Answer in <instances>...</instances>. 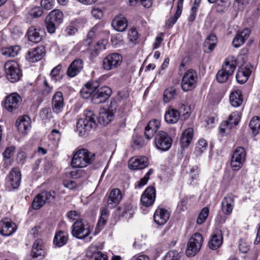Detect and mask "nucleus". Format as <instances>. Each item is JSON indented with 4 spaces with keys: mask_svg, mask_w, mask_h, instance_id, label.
Listing matches in <instances>:
<instances>
[{
    "mask_svg": "<svg viewBox=\"0 0 260 260\" xmlns=\"http://www.w3.org/2000/svg\"><path fill=\"white\" fill-rule=\"evenodd\" d=\"M96 116L91 110L85 113V118L80 119L77 122V132L80 136L86 135L89 131L96 126Z\"/></svg>",
    "mask_w": 260,
    "mask_h": 260,
    "instance_id": "1",
    "label": "nucleus"
},
{
    "mask_svg": "<svg viewBox=\"0 0 260 260\" xmlns=\"http://www.w3.org/2000/svg\"><path fill=\"white\" fill-rule=\"evenodd\" d=\"M94 159V154L85 149H80L74 154L71 165L75 168L86 167Z\"/></svg>",
    "mask_w": 260,
    "mask_h": 260,
    "instance_id": "2",
    "label": "nucleus"
},
{
    "mask_svg": "<svg viewBox=\"0 0 260 260\" xmlns=\"http://www.w3.org/2000/svg\"><path fill=\"white\" fill-rule=\"evenodd\" d=\"M72 233L73 236L79 239L87 238L88 241H90L91 237H89L91 231L90 225L86 221L82 220H77L72 225Z\"/></svg>",
    "mask_w": 260,
    "mask_h": 260,
    "instance_id": "3",
    "label": "nucleus"
},
{
    "mask_svg": "<svg viewBox=\"0 0 260 260\" xmlns=\"http://www.w3.org/2000/svg\"><path fill=\"white\" fill-rule=\"evenodd\" d=\"M4 68L6 76L8 80L11 82H15L19 80L22 73L16 61L13 60H9L5 63Z\"/></svg>",
    "mask_w": 260,
    "mask_h": 260,
    "instance_id": "4",
    "label": "nucleus"
},
{
    "mask_svg": "<svg viewBox=\"0 0 260 260\" xmlns=\"http://www.w3.org/2000/svg\"><path fill=\"white\" fill-rule=\"evenodd\" d=\"M203 242L202 235L199 233L194 234L189 239L186 250L187 256H192L200 250Z\"/></svg>",
    "mask_w": 260,
    "mask_h": 260,
    "instance_id": "5",
    "label": "nucleus"
},
{
    "mask_svg": "<svg viewBox=\"0 0 260 260\" xmlns=\"http://www.w3.org/2000/svg\"><path fill=\"white\" fill-rule=\"evenodd\" d=\"M198 82L197 72L192 69L188 70L183 75L181 81V87L183 91H188L194 89Z\"/></svg>",
    "mask_w": 260,
    "mask_h": 260,
    "instance_id": "6",
    "label": "nucleus"
},
{
    "mask_svg": "<svg viewBox=\"0 0 260 260\" xmlns=\"http://www.w3.org/2000/svg\"><path fill=\"white\" fill-rule=\"evenodd\" d=\"M122 60V56L119 53H110L103 59V68L108 71L116 69L120 66Z\"/></svg>",
    "mask_w": 260,
    "mask_h": 260,
    "instance_id": "7",
    "label": "nucleus"
},
{
    "mask_svg": "<svg viewBox=\"0 0 260 260\" xmlns=\"http://www.w3.org/2000/svg\"><path fill=\"white\" fill-rule=\"evenodd\" d=\"M54 191H43L36 196L31 204L32 208L38 210L43 207L47 202H50L55 198Z\"/></svg>",
    "mask_w": 260,
    "mask_h": 260,
    "instance_id": "8",
    "label": "nucleus"
},
{
    "mask_svg": "<svg viewBox=\"0 0 260 260\" xmlns=\"http://www.w3.org/2000/svg\"><path fill=\"white\" fill-rule=\"evenodd\" d=\"M154 142L155 146L158 149L167 151L171 147L172 140L166 132L159 131L155 137Z\"/></svg>",
    "mask_w": 260,
    "mask_h": 260,
    "instance_id": "9",
    "label": "nucleus"
},
{
    "mask_svg": "<svg viewBox=\"0 0 260 260\" xmlns=\"http://www.w3.org/2000/svg\"><path fill=\"white\" fill-rule=\"evenodd\" d=\"M246 158V151L244 148L239 147L233 152L231 165L233 170L238 171L243 166Z\"/></svg>",
    "mask_w": 260,
    "mask_h": 260,
    "instance_id": "10",
    "label": "nucleus"
},
{
    "mask_svg": "<svg viewBox=\"0 0 260 260\" xmlns=\"http://www.w3.org/2000/svg\"><path fill=\"white\" fill-rule=\"evenodd\" d=\"M112 94V90L108 86L98 88L96 85V90L92 96V103L99 104L107 100Z\"/></svg>",
    "mask_w": 260,
    "mask_h": 260,
    "instance_id": "11",
    "label": "nucleus"
},
{
    "mask_svg": "<svg viewBox=\"0 0 260 260\" xmlns=\"http://www.w3.org/2000/svg\"><path fill=\"white\" fill-rule=\"evenodd\" d=\"M116 109V103L111 102L108 109H103L100 111L98 118L100 124L106 125L113 119Z\"/></svg>",
    "mask_w": 260,
    "mask_h": 260,
    "instance_id": "12",
    "label": "nucleus"
},
{
    "mask_svg": "<svg viewBox=\"0 0 260 260\" xmlns=\"http://www.w3.org/2000/svg\"><path fill=\"white\" fill-rule=\"evenodd\" d=\"M21 101V98L18 93H11L6 98L4 107L8 111L12 112L18 108Z\"/></svg>",
    "mask_w": 260,
    "mask_h": 260,
    "instance_id": "13",
    "label": "nucleus"
},
{
    "mask_svg": "<svg viewBox=\"0 0 260 260\" xmlns=\"http://www.w3.org/2000/svg\"><path fill=\"white\" fill-rule=\"evenodd\" d=\"M241 114L240 112L235 111L232 113L227 121L222 123L219 127L220 132L224 133L225 129H232L233 126L237 125L240 120Z\"/></svg>",
    "mask_w": 260,
    "mask_h": 260,
    "instance_id": "14",
    "label": "nucleus"
},
{
    "mask_svg": "<svg viewBox=\"0 0 260 260\" xmlns=\"http://www.w3.org/2000/svg\"><path fill=\"white\" fill-rule=\"evenodd\" d=\"M45 55V49L44 46H40L28 51L26 55V59L31 62L40 60Z\"/></svg>",
    "mask_w": 260,
    "mask_h": 260,
    "instance_id": "15",
    "label": "nucleus"
},
{
    "mask_svg": "<svg viewBox=\"0 0 260 260\" xmlns=\"http://www.w3.org/2000/svg\"><path fill=\"white\" fill-rule=\"evenodd\" d=\"M16 230V224L9 218H5L0 221V234L5 236H9L14 233Z\"/></svg>",
    "mask_w": 260,
    "mask_h": 260,
    "instance_id": "16",
    "label": "nucleus"
},
{
    "mask_svg": "<svg viewBox=\"0 0 260 260\" xmlns=\"http://www.w3.org/2000/svg\"><path fill=\"white\" fill-rule=\"evenodd\" d=\"M156 191L154 187H147L141 196V203L143 206L149 207L151 206L155 201Z\"/></svg>",
    "mask_w": 260,
    "mask_h": 260,
    "instance_id": "17",
    "label": "nucleus"
},
{
    "mask_svg": "<svg viewBox=\"0 0 260 260\" xmlns=\"http://www.w3.org/2000/svg\"><path fill=\"white\" fill-rule=\"evenodd\" d=\"M31 256L37 260H42L45 256V251L42 239L36 240L33 245L31 252Z\"/></svg>",
    "mask_w": 260,
    "mask_h": 260,
    "instance_id": "18",
    "label": "nucleus"
},
{
    "mask_svg": "<svg viewBox=\"0 0 260 260\" xmlns=\"http://www.w3.org/2000/svg\"><path fill=\"white\" fill-rule=\"evenodd\" d=\"M149 164L148 159L145 156L131 158L128 161V168L131 170H140L146 168Z\"/></svg>",
    "mask_w": 260,
    "mask_h": 260,
    "instance_id": "19",
    "label": "nucleus"
},
{
    "mask_svg": "<svg viewBox=\"0 0 260 260\" xmlns=\"http://www.w3.org/2000/svg\"><path fill=\"white\" fill-rule=\"evenodd\" d=\"M51 107L54 113L58 114L62 112L64 107V100L61 92H56L53 95Z\"/></svg>",
    "mask_w": 260,
    "mask_h": 260,
    "instance_id": "20",
    "label": "nucleus"
},
{
    "mask_svg": "<svg viewBox=\"0 0 260 260\" xmlns=\"http://www.w3.org/2000/svg\"><path fill=\"white\" fill-rule=\"evenodd\" d=\"M15 124L20 133L27 134L31 127L30 118L27 115L20 117Z\"/></svg>",
    "mask_w": 260,
    "mask_h": 260,
    "instance_id": "21",
    "label": "nucleus"
},
{
    "mask_svg": "<svg viewBox=\"0 0 260 260\" xmlns=\"http://www.w3.org/2000/svg\"><path fill=\"white\" fill-rule=\"evenodd\" d=\"M170 213L168 210L161 208H158L153 215L155 222L158 225H164L168 220Z\"/></svg>",
    "mask_w": 260,
    "mask_h": 260,
    "instance_id": "22",
    "label": "nucleus"
},
{
    "mask_svg": "<svg viewBox=\"0 0 260 260\" xmlns=\"http://www.w3.org/2000/svg\"><path fill=\"white\" fill-rule=\"evenodd\" d=\"M252 71V67L250 65H246L244 67L240 68L237 74L236 79L238 83L243 84L248 80Z\"/></svg>",
    "mask_w": 260,
    "mask_h": 260,
    "instance_id": "23",
    "label": "nucleus"
},
{
    "mask_svg": "<svg viewBox=\"0 0 260 260\" xmlns=\"http://www.w3.org/2000/svg\"><path fill=\"white\" fill-rule=\"evenodd\" d=\"M21 180V174L18 168H13L9 175V180L12 188L17 189L19 187Z\"/></svg>",
    "mask_w": 260,
    "mask_h": 260,
    "instance_id": "24",
    "label": "nucleus"
},
{
    "mask_svg": "<svg viewBox=\"0 0 260 260\" xmlns=\"http://www.w3.org/2000/svg\"><path fill=\"white\" fill-rule=\"evenodd\" d=\"M251 30L249 28H245L235 36L233 45L235 48H239L242 45L246 40L249 37Z\"/></svg>",
    "mask_w": 260,
    "mask_h": 260,
    "instance_id": "25",
    "label": "nucleus"
},
{
    "mask_svg": "<svg viewBox=\"0 0 260 260\" xmlns=\"http://www.w3.org/2000/svg\"><path fill=\"white\" fill-rule=\"evenodd\" d=\"M235 199L233 196L228 195L225 197L221 202V209L225 215H230L234 209Z\"/></svg>",
    "mask_w": 260,
    "mask_h": 260,
    "instance_id": "26",
    "label": "nucleus"
},
{
    "mask_svg": "<svg viewBox=\"0 0 260 260\" xmlns=\"http://www.w3.org/2000/svg\"><path fill=\"white\" fill-rule=\"evenodd\" d=\"M223 242L221 231L216 230L212 235L208 243L209 247L212 250H215L221 246Z\"/></svg>",
    "mask_w": 260,
    "mask_h": 260,
    "instance_id": "27",
    "label": "nucleus"
},
{
    "mask_svg": "<svg viewBox=\"0 0 260 260\" xmlns=\"http://www.w3.org/2000/svg\"><path fill=\"white\" fill-rule=\"evenodd\" d=\"M160 125V121L153 119L149 121L145 127V136L148 139H151L156 133Z\"/></svg>",
    "mask_w": 260,
    "mask_h": 260,
    "instance_id": "28",
    "label": "nucleus"
},
{
    "mask_svg": "<svg viewBox=\"0 0 260 260\" xmlns=\"http://www.w3.org/2000/svg\"><path fill=\"white\" fill-rule=\"evenodd\" d=\"M83 61L81 59H75L70 64L67 71V75L70 77H74L82 70Z\"/></svg>",
    "mask_w": 260,
    "mask_h": 260,
    "instance_id": "29",
    "label": "nucleus"
},
{
    "mask_svg": "<svg viewBox=\"0 0 260 260\" xmlns=\"http://www.w3.org/2000/svg\"><path fill=\"white\" fill-rule=\"evenodd\" d=\"M122 196L120 190L118 188L113 189L108 197V206L111 208L117 205L121 201Z\"/></svg>",
    "mask_w": 260,
    "mask_h": 260,
    "instance_id": "30",
    "label": "nucleus"
},
{
    "mask_svg": "<svg viewBox=\"0 0 260 260\" xmlns=\"http://www.w3.org/2000/svg\"><path fill=\"white\" fill-rule=\"evenodd\" d=\"M136 207L131 204H125L117 208L116 214L119 216L129 219L132 217Z\"/></svg>",
    "mask_w": 260,
    "mask_h": 260,
    "instance_id": "31",
    "label": "nucleus"
},
{
    "mask_svg": "<svg viewBox=\"0 0 260 260\" xmlns=\"http://www.w3.org/2000/svg\"><path fill=\"white\" fill-rule=\"evenodd\" d=\"M180 117V112L172 106H170L165 113V119L167 123L174 124L178 121Z\"/></svg>",
    "mask_w": 260,
    "mask_h": 260,
    "instance_id": "32",
    "label": "nucleus"
},
{
    "mask_svg": "<svg viewBox=\"0 0 260 260\" xmlns=\"http://www.w3.org/2000/svg\"><path fill=\"white\" fill-rule=\"evenodd\" d=\"M112 25L117 31H123L127 27V21L122 15L117 16L113 20Z\"/></svg>",
    "mask_w": 260,
    "mask_h": 260,
    "instance_id": "33",
    "label": "nucleus"
},
{
    "mask_svg": "<svg viewBox=\"0 0 260 260\" xmlns=\"http://www.w3.org/2000/svg\"><path fill=\"white\" fill-rule=\"evenodd\" d=\"M236 59L233 56H229L225 60L222 66V69L227 72L228 74L232 76L236 69Z\"/></svg>",
    "mask_w": 260,
    "mask_h": 260,
    "instance_id": "34",
    "label": "nucleus"
},
{
    "mask_svg": "<svg viewBox=\"0 0 260 260\" xmlns=\"http://www.w3.org/2000/svg\"><path fill=\"white\" fill-rule=\"evenodd\" d=\"M193 130L192 128L186 129L180 138V145L182 148H186L190 143L193 137Z\"/></svg>",
    "mask_w": 260,
    "mask_h": 260,
    "instance_id": "35",
    "label": "nucleus"
},
{
    "mask_svg": "<svg viewBox=\"0 0 260 260\" xmlns=\"http://www.w3.org/2000/svg\"><path fill=\"white\" fill-rule=\"evenodd\" d=\"M217 39L215 35H210L205 40L204 43V51L210 53L212 51L217 45Z\"/></svg>",
    "mask_w": 260,
    "mask_h": 260,
    "instance_id": "36",
    "label": "nucleus"
},
{
    "mask_svg": "<svg viewBox=\"0 0 260 260\" xmlns=\"http://www.w3.org/2000/svg\"><path fill=\"white\" fill-rule=\"evenodd\" d=\"M230 101L232 106L234 107L240 106L243 101L241 91L235 90L232 92L230 96Z\"/></svg>",
    "mask_w": 260,
    "mask_h": 260,
    "instance_id": "37",
    "label": "nucleus"
},
{
    "mask_svg": "<svg viewBox=\"0 0 260 260\" xmlns=\"http://www.w3.org/2000/svg\"><path fill=\"white\" fill-rule=\"evenodd\" d=\"M96 90V85L93 83H87L81 89L80 94L81 96L84 99H88L92 96L93 93Z\"/></svg>",
    "mask_w": 260,
    "mask_h": 260,
    "instance_id": "38",
    "label": "nucleus"
},
{
    "mask_svg": "<svg viewBox=\"0 0 260 260\" xmlns=\"http://www.w3.org/2000/svg\"><path fill=\"white\" fill-rule=\"evenodd\" d=\"M27 37L29 41L34 43L40 42L42 39L39 30L33 26L30 27L27 30Z\"/></svg>",
    "mask_w": 260,
    "mask_h": 260,
    "instance_id": "39",
    "label": "nucleus"
},
{
    "mask_svg": "<svg viewBox=\"0 0 260 260\" xmlns=\"http://www.w3.org/2000/svg\"><path fill=\"white\" fill-rule=\"evenodd\" d=\"M68 239V234L65 232L60 231L56 234L53 242L56 246L61 247L66 244Z\"/></svg>",
    "mask_w": 260,
    "mask_h": 260,
    "instance_id": "40",
    "label": "nucleus"
},
{
    "mask_svg": "<svg viewBox=\"0 0 260 260\" xmlns=\"http://www.w3.org/2000/svg\"><path fill=\"white\" fill-rule=\"evenodd\" d=\"M109 211L107 208H104L101 211V216L96 224V231H101L107 222Z\"/></svg>",
    "mask_w": 260,
    "mask_h": 260,
    "instance_id": "41",
    "label": "nucleus"
},
{
    "mask_svg": "<svg viewBox=\"0 0 260 260\" xmlns=\"http://www.w3.org/2000/svg\"><path fill=\"white\" fill-rule=\"evenodd\" d=\"M47 17L48 19L51 20L56 22V24H60L63 21V14L62 12L59 10L55 9L52 11Z\"/></svg>",
    "mask_w": 260,
    "mask_h": 260,
    "instance_id": "42",
    "label": "nucleus"
},
{
    "mask_svg": "<svg viewBox=\"0 0 260 260\" xmlns=\"http://www.w3.org/2000/svg\"><path fill=\"white\" fill-rule=\"evenodd\" d=\"M20 50V47L16 45L3 49L2 53L6 57H14L18 54Z\"/></svg>",
    "mask_w": 260,
    "mask_h": 260,
    "instance_id": "43",
    "label": "nucleus"
},
{
    "mask_svg": "<svg viewBox=\"0 0 260 260\" xmlns=\"http://www.w3.org/2000/svg\"><path fill=\"white\" fill-rule=\"evenodd\" d=\"M249 126L253 134H258L260 131V117L257 116L253 117L250 121Z\"/></svg>",
    "mask_w": 260,
    "mask_h": 260,
    "instance_id": "44",
    "label": "nucleus"
},
{
    "mask_svg": "<svg viewBox=\"0 0 260 260\" xmlns=\"http://www.w3.org/2000/svg\"><path fill=\"white\" fill-rule=\"evenodd\" d=\"M176 93L175 89L173 87H169L166 89L164 93L163 99L165 103H169L171 100L174 99Z\"/></svg>",
    "mask_w": 260,
    "mask_h": 260,
    "instance_id": "45",
    "label": "nucleus"
},
{
    "mask_svg": "<svg viewBox=\"0 0 260 260\" xmlns=\"http://www.w3.org/2000/svg\"><path fill=\"white\" fill-rule=\"evenodd\" d=\"M182 13V9L178 8L177 11L173 16L171 17L168 19L166 22V26L167 28L171 27L177 21L178 19L181 16Z\"/></svg>",
    "mask_w": 260,
    "mask_h": 260,
    "instance_id": "46",
    "label": "nucleus"
},
{
    "mask_svg": "<svg viewBox=\"0 0 260 260\" xmlns=\"http://www.w3.org/2000/svg\"><path fill=\"white\" fill-rule=\"evenodd\" d=\"M209 213V209L208 207L203 208L199 214L197 220V223L198 224H203L208 216Z\"/></svg>",
    "mask_w": 260,
    "mask_h": 260,
    "instance_id": "47",
    "label": "nucleus"
},
{
    "mask_svg": "<svg viewBox=\"0 0 260 260\" xmlns=\"http://www.w3.org/2000/svg\"><path fill=\"white\" fill-rule=\"evenodd\" d=\"M230 76V75L228 74V73L221 68L216 74V79L219 83H225Z\"/></svg>",
    "mask_w": 260,
    "mask_h": 260,
    "instance_id": "48",
    "label": "nucleus"
},
{
    "mask_svg": "<svg viewBox=\"0 0 260 260\" xmlns=\"http://www.w3.org/2000/svg\"><path fill=\"white\" fill-rule=\"evenodd\" d=\"M180 257V254L177 251L172 250L166 254L164 260H179Z\"/></svg>",
    "mask_w": 260,
    "mask_h": 260,
    "instance_id": "49",
    "label": "nucleus"
},
{
    "mask_svg": "<svg viewBox=\"0 0 260 260\" xmlns=\"http://www.w3.org/2000/svg\"><path fill=\"white\" fill-rule=\"evenodd\" d=\"M207 146V142L204 139H200L196 147V151L198 154H201L206 149Z\"/></svg>",
    "mask_w": 260,
    "mask_h": 260,
    "instance_id": "50",
    "label": "nucleus"
},
{
    "mask_svg": "<svg viewBox=\"0 0 260 260\" xmlns=\"http://www.w3.org/2000/svg\"><path fill=\"white\" fill-rule=\"evenodd\" d=\"M55 24L56 22L52 21L50 19H48V18L46 17L45 19V24L48 32L50 34H53L55 32L56 30Z\"/></svg>",
    "mask_w": 260,
    "mask_h": 260,
    "instance_id": "51",
    "label": "nucleus"
},
{
    "mask_svg": "<svg viewBox=\"0 0 260 260\" xmlns=\"http://www.w3.org/2000/svg\"><path fill=\"white\" fill-rule=\"evenodd\" d=\"M220 3L217 5V11L218 12H224L230 5L229 0H219Z\"/></svg>",
    "mask_w": 260,
    "mask_h": 260,
    "instance_id": "52",
    "label": "nucleus"
},
{
    "mask_svg": "<svg viewBox=\"0 0 260 260\" xmlns=\"http://www.w3.org/2000/svg\"><path fill=\"white\" fill-rule=\"evenodd\" d=\"M134 146L136 148H139L144 145V140L142 137L139 136H135L133 138Z\"/></svg>",
    "mask_w": 260,
    "mask_h": 260,
    "instance_id": "53",
    "label": "nucleus"
},
{
    "mask_svg": "<svg viewBox=\"0 0 260 260\" xmlns=\"http://www.w3.org/2000/svg\"><path fill=\"white\" fill-rule=\"evenodd\" d=\"M199 170L197 167H193L190 169L189 176L192 181L198 180L199 178Z\"/></svg>",
    "mask_w": 260,
    "mask_h": 260,
    "instance_id": "54",
    "label": "nucleus"
},
{
    "mask_svg": "<svg viewBox=\"0 0 260 260\" xmlns=\"http://www.w3.org/2000/svg\"><path fill=\"white\" fill-rule=\"evenodd\" d=\"M43 14V11L40 7H37L32 8L30 12L29 15L32 18H38Z\"/></svg>",
    "mask_w": 260,
    "mask_h": 260,
    "instance_id": "55",
    "label": "nucleus"
},
{
    "mask_svg": "<svg viewBox=\"0 0 260 260\" xmlns=\"http://www.w3.org/2000/svg\"><path fill=\"white\" fill-rule=\"evenodd\" d=\"M61 69V66L59 64L52 70L50 76L53 80L56 81L58 79Z\"/></svg>",
    "mask_w": 260,
    "mask_h": 260,
    "instance_id": "56",
    "label": "nucleus"
},
{
    "mask_svg": "<svg viewBox=\"0 0 260 260\" xmlns=\"http://www.w3.org/2000/svg\"><path fill=\"white\" fill-rule=\"evenodd\" d=\"M41 6L47 10L52 9L53 6V0H41Z\"/></svg>",
    "mask_w": 260,
    "mask_h": 260,
    "instance_id": "57",
    "label": "nucleus"
},
{
    "mask_svg": "<svg viewBox=\"0 0 260 260\" xmlns=\"http://www.w3.org/2000/svg\"><path fill=\"white\" fill-rule=\"evenodd\" d=\"M93 17L95 19H100L103 16V12L102 10L99 8H93L91 11Z\"/></svg>",
    "mask_w": 260,
    "mask_h": 260,
    "instance_id": "58",
    "label": "nucleus"
},
{
    "mask_svg": "<svg viewBox=\"0 0 260 260\" xmlns=\"http://www.w3.org/2000/svg\"><path fill=\"white\" fill-rule=\"evenodd\" d=\"M162 37L163 34L162 33H160L155 38V42L152 45L153 49H157L160 46V44L163 41Z\"/></svg>",
    "mask_w": 260,
    "mask_h": 260,
    "instance_id": "59",
    "label": "nucleus"
},
{
    "mask_svg": "<svg viewBox=\"0 0 260 260\" xmlns=\"http://www.w3.org/2000/svg\"><path fill=\"white\" fill-rule=\"evenodd\" d=\"M239 248L240 251L244 253L247 252L249 249V245L243 240L240 241Z\"/></svg>",
    "mask_w": 260,
    "mask_h": 260,
    "instance_id": "60",
    "label": "nucleus"
},
{
    "mask_svg": "<svg viewBox=\"0 0 260 260\" xmlns=\"http://www.w3.org/2000/svg\"><path fill=\"white\" fill-rule=\"evenodd\" d=\"M99 251H97L95 247H90L86 251V256L89 258L94 257L95 258V255Z\"/></svg>",
    "mask_w": 260,
    "mask_h": 260,
    "instance_id": "61",
    "label": "nucleus"
},
{
    "mask_svg": "<svg viewBox=\"0 0 260 260\" xmlns=\"http://www.w3.org/2000/svg\"><path fill=\"white\" fill-rule=\"evenodd\" d=\"M99 251H97L95 247H90L86 251V256L89 258L94 257L95 258V255Z\"/></svg>",
    "mask_w": 260,
    "mask_h": 260,
    "instance_id": "62",
    "label": "nucleus"
},
{
    "mask_svg": "<svg viewBox=\"0 0 260 260\" xmlns=\"http://www.w3.org/2000/svg\"><path fill=\"white\" fill-rule=\"evenodd\" d=\"M249 1L250 0H236L238 9L240 11H243L249 4Z\"/></svg>",
    "mask_w": 260,
    "mask_h": 260,
    "instance_id": "63",
    "label": "nucleus"
},
{
    "mask_svg": "<svg viewBox=\"0 0 260 260\" xmlns=\"http://www.w3.org/2000/svg\"><path fill=\"white\" fill-rule=\"evenodd\" d=\"M131 41L134 42L138 38V32L135 29H131L128 34Z\"/></svg>",
    "mask_w": 260,
    "mask_h": 260,
    "instance_id": "64",
    "label": "nucleus"
}]
</instances>
